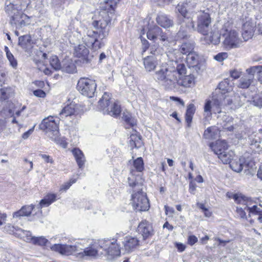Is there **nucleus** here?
Instances as JSON below:
<instances>
[{
  "instance_id": "nucleus-45",
  "label": "nucleus",
  "mask_w": 262,
  "mask_h": 262,
  "mask_svg": "<svg viewBox=\"0 0 262 262\" xmlns=\"http://www.w3.org/2000/svg\"><path fill=\"white\" fill-rule=\"evenodd\" d=\"M247 203V201L245 203ZM246 206L245 207L244 209H247V211L249 212L250 213H252L255 215H259L262 212V207L261 206L257 207L256 205H253L252 207H248L247 204H245Z\"/></svg>"
},
{
  "instance_id": "nucleus-4",
  "label": "nucleus",
  "mask_w": 262,
  "mask_h": 262,
  "mask_svg": "<svg viewBox=\"0 0 262 262\" xmlns=\"http://www.w3.org/2000/svg\"><path fill=\"white\" fill-rule=\"evenodd\" d=\"M232 28L231 24L227 21L224 24L221 31V36L224 39L223 45L228 49L238 48L243 43L239 33Z\"/></svg>"
},
{
  "instance_id": "nucleus-6",
  "label": "nucleus",
  "mask_w": 262,
  "mask_h": 262,
  "mask_svg": "<svg viewBox=\"0 0 262 262\" xmlns=\"http://www.w3.org/2000/svg\"><path fill=\"white\" fill-rule=\"evenodd\" d=\"M59 119L58 118L50 116L43 119L40 124V128L46 131L48 136L54 141H56L59 135Z\"/></svg>"
},
{
  "instance_id": "nucleus-30",
  "label": "nucleus",
  "mask_w": 262,
  "mask_h": 262,
  "mask_svg": "<svg viewBox=\"0 0 262 262\" xmlns=\"http://www.w3.org/2000/svg\"><path fill=\"white\" fill-rule=\"evenodd\" d=\"M218 88L221 91L219 94H229L232 90V83L227 78L219 84Z\"/></svg>"
},
{
  "instance_id": "nucleus-28",
  "label": "nucleus",
  "mask_w": 262,
  "mask_h": 262,
  "mask_svg": "<svg viewBox=\"0 0 262 262\" xmlns=\"http://www.w3.org/2000/svg\"><path fill=\"white\" fill-rule=\"evenodd\" d=\"M125 250L127 252H130L133 249L135 248L139 244V241L136 237L131 236H126L123 242Z\"/></svg>"
},
{
  "instance_id": "nucleus-2",
  "label": "nucleus",
  "mask_w": 262,
  "mask_h": 262,
  "mask_svg": "<svg viewBox=\"0 0 262 262\" xmlns=\"http://www.w3.org/2000/svg\"><path fill=\"white\" fill-rule=\"evenodd\" d=\"M52 251L67 256L73 255L79 260H89L98 255V250L96 246L84 248L80 242L74 245L68 244H54L51 247Z\"/></svg>"
},
{
  "instance_id": "nucleus-11",
  "label": "nucleus",
  "mask_w": 262,
  "mask_h": 262,
  "mask_svg": "<svg viewBox=\"0 0 262 262\" xmlns=\"http://www.w3.org/2000/svg\"><path fill=\"white\" fill-rule=\"evenodd\" d=\"M194 44L192 41H189L183 43L179 48V50H174L173 52H168L167 54V56L169 59H172V57H174L175 59L174 61H178V63H184L182 60H180L181 59V54L183 55H189L190 53H193L194 49Z\"/></svg>"
},
{
  "instance_id": "nucleus-33",
  "label": "nucleus",
  "mask_w": 262,
  "mask_h": 262,
  "mask_svg": "<svg viewBox=\"0 0 262 262\" xmlns=\"http://www.w3.org/2000/svg\"><path fill=\"white\" fill-rule=\"evenodd\" d=\"M185 60L189 67L195 68V69L198 68V66L199 62V56L194 52L190 53L189 55H187L185 58Z\"/></svg>"
},
{
  "instance_id": "nucleus-62",
  "label": "nucleus",
  "mask_w": 262,
  "mask_h": 262,
  "mask_svg": "<svg viewBox=\"0 0 262 262\" xmlns=\"http://www.w3.org/2000/svg\"><path fill=\"white\" fill-rule=\"evenodd\" d=\"M7 217V216L6 213L0 212V227L6 223Z\"/></svg>"
},
{
  "instance_id": "nucleus-5",
  "label": "nucleus",
  "mask_w": 262,
  "mask_h": 262,
  "mask_svg": "<svg viewBox=\"0 0 262 262\" xmlns=\"http://www.w3.org/2000/svg\"><path fill=\"white\" fill-rule=\"evenodd\" d=\"M98 106L103 114H107L111 116L117 117L121 112L120 105L111 100L109 94L105 92L98 102Z\"/></svg>"
},
{
  "instance_id": "nucleus-34",
  "label": "nucleus",
  "mask_w": 262,
  "mask_h": 262,
  "mask_svg": "<svg viewBox=\"0 0 262 262\" xmlns=\"http://www.w3.org/2000/svg\"><path fill=\"white\" fill-rule=\"evenodd\" d=\"M116 4V2L114 0H104V4L101 7L104 11L102 12V13L105 15H108V14H106L107 13H113Z\"/></svg>"
},
{
  "instance_id": "nucleus-47",
  "label": "nucleus",
  "mask_w": 262,
  "mask_h": 262,
  "mask_svg": "<svg viewBox=\"0 0 262 262\" xmlns=\"http://www.w3.org/2000/svg\"><path fill=\"white\" fill-rule=\"evenodd\" d=\"M18 231L20 232L19 235L21 236V238H24L25 241L32 242L34 237L32 236V234L30 231H26L23 229H19Z\"/></svg>"
},
{
  "instance_id": "nucleus-21",
  "label": "nucleus",
  "mask_w": 262,
  "mask_h": 262,
  "mask_svg": "<svg viewBox=\"0 0 262 262\" xmlns=\"http://www.w3.org/2000/svg\"><path fill=\"white\" fill-rule=\"evenodd\" d=\"M255 30V25L252 23L247 21L243 24L242 35L245 41L252 38Z\"/></svg>"
},
{
  "instance_id": "nucleus-40",
  "label": "nucleus",
  "mask_w": 262,
  "mask_h": 262,
  "mask_svg": "<svg viewBox=\"0 0 262 262\" xmlns=\"http://www.w3.org/2000/svg\"><path fill=\"white\" fill-rule=\"evenodd\" d=\"M247 73H252L254 78L256 75L258 80L262 82V66H254L246 70Z\"/></svg>"
},
{
  "instance_id": "nucleus-59",
  "label": "nucleus",
  "mask_w": 262,
  "mask_h": 262,
  "mask_svg": "<svg viewBox=\"0 0 262 262\" xmlns=\"http://www.w3.org/2000/svg\"><path fill=\"white\" fill-rule=\"evenodd\" d=\"M34 95L35 96L40 98H43L46 96V93L41 90H37L34 91Z\"/></svg>"
},
{
  "instance_id": "nucleus-23",
  "label": "nucleus",
  "mask_w": 262,
  "mask_h": 262,
  "mask_svg": "<svg viewBox=\"0 0 262 262\" xmlns=\"http://www.w3.org/2000/svg\"><path fill=\"white\" fill-rule=\"evenodd\" d=\"M215 99L220 103V107L221 109L222 107L226 105H230L232 104L233 98L232 93L231 94H217L215 95Z\"/></svg>"
},
{
  "instance_id": "nucleus-55",
  "label": "nucleus",
  "mask_w": 262,
  "mask_h": 262,
  "mask_svg": "<svg viewBox=\"0 0 262 262\" xmlns=\"http://www.w3.org/2000/svg\"><path fill=\"white\" fill-rule=\"evenodd\" d=\"M39 156L44 160L46 163L52 164L54 160L51 157L46 154H39Z\"/></svg>"
},
{
  "instance_id": "nucleus-1",
  "label": "nucleus",
  "mask_w": 262,
  "mask_h": 262,
  "mask_svg": "<svg viewBox=\"0 0 262 262\" xmlns=\"http://www.w3.org/2000/svg\"><path fill=\"white\" fill-rule=\"evenodd\" d=\"M167 63H163L155 72V79L168 89L176 88L178 75L186 73L184 63H178V61L170 59Z\"/></svg>"
},
{
  "instance_id": "nucleus-12",
  "label": "nucleus",
  "mask_w": 262,
  "mask_h": 262,
  "mask_svg": "<svg viewBox=\"0 0 262 262\" xmlns=\"http://www.w3.org/2000/svg\"><path fill=\"white\" fill-rule=\"evenodd\" d=\"M96 246L98 250L102 249L108 255L112 256H119L120 254V250L116 243V241L113 239H102L99 241L98 245L94 244L91 246Z\"/></svg>"
},
{
  "instance_id": "nucleus-61",
  "label": "nucleus",
  "mask_w": 262,
  "mask_h": 262,
  "mask_svg": "<svg viewBox=\"0 0 262 262\" xmlns=\"http://www.w3.org/2000/svg\"><path fill=\"white\" fill-rule=\"evenodd\" d=\"M10 62V66L14 69H16L17 67V62L16 59L13 56L12 58L8 59Z\"/></svg>"
},
{
  "instance_id": "nucleus-27",
  "label": "nucleus",
  "mask_w": 262,
  "mask_h": 262,
  "mask_svg": "<svg viewBox=\"0 0 262 262\" xmlns=\"http://www.w3.org/2000/svg\"><path fill=\"white\" fill-rule=\"evenodd\" d=\"M210 147L214 154L218 156L220 152H223L225 150H227L228 145L225 141L217 140L214 144L211 143Z\"/></svg>"
},
{
  "instance_id": "nucleus-37",
  "label": "nucleus",
  "mask_w": 262,
  "mask_h": 262,
  "mask_svg": "<svg viewBox=\"0 0 262 262\" xmlns=\"http://www.w3.org/2000/svg\"><path fill=\"white\" fill-rule=\"evenodd\" d=\"M162 30L159 27L155 25L149 28L147 32V37L150 40H154L159 37L160 33L161 34Z\"/></svg>"
},
{
  "instance_id": "nucleus-19",
  "label": "nucleus",
  "mask_w": 262,
  "mask_h": 262,
  "mask_svg": "<svg viewBox=\"0 0 262 262\" xmlns=\"http://www.w3.org/2000/svg\"><path fill=\"white\" fill-rule=\"evenodd\" d=\"M184 74L178 75L176 86L178 85L185 88H190L193 86L195 83L194 76L192 74L184 76Z\"/></svg>"
},
{
  "instance_id": "nucleus-22",
  "label": "nucleus",
  "mask_w": 262,
  "mask_h": 262,
  "mask_svg": "<svg viewBox=\"0 0 262 262\" xmlns=\"http://www.w3.org/2000/svg\"><path fill=\"white\" fill-rule=\"evenodd\" d=\"M143 63L146 71L151 72L155 70L159 64V60L155 55L148 56L144 58Z\"/></svg>"
},
{
  "instance_id": "nucleus-14",
  "label": "nucleus",
  "mask_w": 262,
  "mask_h": 262,
  "mask_svg": "<svg viewBox=\"0 0 262 262\" xmlns=\"http://www.w3.org/2000/svg\"><path fill=\"white\" fill-rule=\"evenodd\" d=\"M213 96L211 99H207L204 106V115L206 118L211 117L212 113H220L221 110L219 102Z\"/></svg>"
},
{
  "instance_id": "nucleus-36",
  "label": "nucleus",
  "mask_w": 262,
  "mask_h": 262,
  "mask_svg": "<svg viewBox=\"0 0 262 262\" xmlns=\"http://www.w3.org/2000/svg\"><path fill=\"white\" fill-rule=\"evenodd\" d=\"M230 166L233 170L239 172L246 166V165L244 163V159L239 158L231 161Z\"/></svg>"
},
{
  "instance_id": "nucleus-48",
  "label": "nucleus",
  "mask_w": 262,
  "mask_h": 262,
  "mask_svg": "<svg viewBox=\"0 0 262 262\" xmlns=\"http://www.w3.org/2000/svg\"><path fill=\"white\" fill-rule=\"evenodd\" d=\"M48 242V240L43 236L34 237L32 243L39 246H45Z\"/></svg>"
},
{
  "instance_id": "nucleus-41",
  "label": "nucleus",
  "mask_w": 262,
  "mask_h": 262,
  "mask_svg": "<svg viewBox=\"0 0 262 262\" xmlns=\"http://www.w3.org/2000/svg\"><path fill=\"white\" fill-rule=\"evenodd\" d=\"M31 37L29 35H25L19 37L18 45L23 49H27L30 45Z\"/></svg>"
},
{
  "instance_id": "nucleus-25",
  "label": "nucleus",
  "mask_w": 262,
  "mask_h": 262,
  "mask_svg": "<svg viewBox=\"0 0 262 262\" xmlns=\"http://www.w3.org/2000/svg\"><path fill=\"white\" fill-rule=\"evenodd\" d=\"M35 208V205H25L20 209L13 213V218H20L23 216H29Z\"/></svg>"
},
{
  "instance_id": "nucleus-15",
  "label": "nucleus",
  "mask_w": 262,
  "mask_h": 262,
  "mask_svg": "<svg viewBox=\"0 0 262 262\" xmlns=\"http://www.w3.org/2000/svg\"><path fill=\"white\" fill-rule=\"evenodd\" d=\"M74 55L82 64L88 63L91 60L89 55V50L83 45H79L75 47Z\"/></svg>"
},
{
  "instance_id": "nucleus-42",
  "label": "nucleus",
  "mask_w": 262,
  "mask_h": 262,
  "mask_svg": "<svg viewBox=\"0 0 262 262\" xmlns=\"http://www.w3.org/2000/svg\"><path fill=\"white\" fill-rule=\"evenodd\" d=\"M226 196L229 198H233L237 203L246 204L245 203L246 202L247 198L241 194L238 195L237 194H233L230 192H227Z\"/></svg>"
},
{
  "instance_id": "nucleus-53",
  "label": "nucleus",
  "mask_w": 262,
  "mask_h": 262,
  "mask_svg": "<svg viewBox=\"0 0 262 262\" xmlns=\"http://www.w3.org/2000/svg\"><path fill=\"white\" fill-rule=\"evenodd\" d=\"M249 140H250V144L251 145H255L258 146V143L260 142L259 138H256L255 134H252L249 136Z\"/></svg>"
},
{
  "instance_id": "nucleus-9",
  "label": "nucleus",
  "mask_w": 262,
  "mask_h": 262,
  "mask_svg": "<svg viewBox=\"0 0 262 262\" xmlns=\"http://www.w3.org/2000/svg\"><path fill=\"white\" fill-rule=\"evenodd\" d=\"M77 90L84 96L92 98L95 96L97 84L95 80L88 78H81L77 83Z\"/></svg>"
},
{
  "instance_id": "nucleus-31",
  "label": "nucleus",
  "mask_w": 262,
  "mask_h": 262,
  "mask_svg": "<svg viewBox=\"0 0 262 262\" xmlns=\"http://www.w3.org/2000/svg\"><path fill=\"white\" fill-rule=\"evenodd\" d=\"M247 75L243 76L239 80L238 86L242 89H247L251 85L254 79L252 73H247Z\"/></svg>"
},
{
  "instance_id": "nucleus-51",
  "label": "nucleus",
  "mask_w": 262,
  "mask_h": 262,
  "mask_svg": "<svg viewBox=\"0 0 262 262\" xmlns=\"http://www.w3.org/2000/svg\"><path fill=\"white\" fill-rule=\"evenodd\" d=\"M220 38L217 34L211 33L209 37V42L214 45L218 44L220 41Z\"/></svg>"
},
{
  "instance_id": "nucleus-56",
  "label": "nucleus",
  "mask_w": 262,
  "mask_h": 262,
  "mask_svg": "<svg viewBox=\"0 0 262 262\" xmlns=\"http://www.w3.org/2000/svg\"><path fill=\"white\" fill-rule=\"evenodd\" d=\"M230 76L234 79H238L241 76V72L237 70H233L230 71Z\"/></svg>"
},
{
  "instance_id": "nucleus-60",
  "label": "nucleus",
  "mask_w": 262,
  "mask_h": 262,
  "mask_svg": "<svg viewBox=\"0 0 262 262\" xmlns=\"http://www.w3.org/2000/svg\"><path fill=\"white\" fill-rule=\"evenodd\" d=\"M198 242V238L194 235H190L188 237V243L190 245H193Z\"/></svg>"
},
{
  "instance_id": "nucleus-17",
  "label": "nucleus",
  "mask_w": 262,
  "mask_h": 262,
  "mask_svg": "<svg viewBox=\"0 0 262 262\" xmlns=\"http://www.w3.org/2000/svg\"><path fill=\"white\" fill-rule=\"evenodd\" d=\"M31 22V17L28 16L23 12L15 18L10 21L11 25L17 29L29 25Z\"/></svg>"
},
{
  "instance_id": "nucleus-57",
  "label": "nucleus",
  "mask_w": 262,
  "mask_h": 262,
  "mask_svg": "<svg viewBox=\"0 0 262 262\" xmlns=\"http://www.w3.org/2000/svg\"><path fill=\"white\" fill-rule=\"evenodd\" d=\"M0 99L2 101L6 100L8 98V95L7 94V89H1L0 90Z\"/></svg>"
},
{
  "instance_id": "nucleus-38",
  "label": "nucleus",
  "mask_w": 262,
  "mask_h": 262,
  "mask_svg": "<svg viewBox=\"0 0 262 262\" xmlns=\"http://www.w3.org/2000/svg\"><path fill=\"white\" fill-rule=\"evenodd\" d=\"M195 111V107L193 104L191 103L187 106V108L185 114V121L187 123V126L188 127L190 126Z\"/></svg>"
},
{
  "instance_id": "nucleus-54",
  "label": "nucleus",
  "mask_w": 262,
  "mask_h": 262,
  "mask_svg": "<svg viewBox=\"0 0 262 262\" xmlns=\"http://www.w3.org/2000/svg\"><path fill=\"white\" fill-rule=\"evenodd\" d=\"M76 180L75 179H74V180H73V179L70 180L69 182L64 183V184H63L61 186L60 190V191H62V190L66 191V190H67V189H68L70 187V186L72 185V184H73V183L76 182Z\"/></svg>"
},
{
  "instance_id": "nucleus-26",
  "label": "nucleus",
  "mask_w": 262,
  "mask_h": 262,
  "mask_svg": "<svg viewBox=\"0 0 262 262\" xmlns=\"http://www.w3.org/2000/svg\"><path fill=\"white\" fill-rule=\"evenodd\" d=\"M75 104L70 103L65 106L59 113L60 119H63L67 117H71L76 115Z\"/></svg>"
},
{
  "instance_id": "nucleus-43",
  "label": "nucleus",
  "mask_w": 262,
  "mask_h": 262,
  "mask_svg": "<svg viewBox=\"0 0 262 262\" xmlns=\"http://www.w3.org/2000/svg\"><path fill=\"white\" fill-rule=\"evenodd\" d=\"M233 103L235 107L242 106L245 103L246 98L244 96L241 97L238 94L232 93Z\"/></svg>"
},
{
  "instance_id": "nucleus-52",
  "label": "nucleus",
  "mask_w": 262,
  "mask_h": 262,
  "mask_svg": "<svg viewBox=\"0 0 262 262\" xmlns=\"http://www.w3.org/2000/svg\"><path fill=\"white\" fill-rule=\"evenodd\" d=\"M228 57V54L226 52H221L216 55L214 58L219 62H222Z\"/></svg>"
},
{
  "instance_id": "nucleus-29",
  "label": "nucleus",
  "mask_w": 262,
  "mask_h": 262,
  "mask_svg": "<svg viewBox=\"0 0 262 262\" xmlns=\"http://www.w3.org/2000/svg\"><path fill=\"white\" fill-rule=\"evenodd\" d=\"M220 130L217 127L213 126L208 127L204 133V137L207 139H214L219 136Z\"/></svg>"
},
{
  "instance_id": "nucleus-8",
  "label": "nucleus",
  "mask_w": 262,
  "mask_h": 262,
  "mask_svg": "<svg viewBox=\"0 0 262 262\" xmlns=\"http://www.w3.org/2000/svg\"><path fill=\"white\" fill-rule=\"evenodd\" d=\"M131 201L133 208L137 211H145L149 208L148 200L142 190L133 192Z\"/></svg>"
},
{
  "instance_id": "nucleus-44",
  "label": "nucleus",
  "mask_w": 262,
  "mask_h": 262,
  "mask_svg": "<svg viewBox=\"0 0 262 262\" xmlns=\"http://www.w3.org/2000/svg\"><path fill=\"white\" fill-rule=\"evenodd\" d=\"M134 168L136 172H141L144 169V163L141 157L137 158L134 161Z\"/></svg>"
},
{
  "instance_id": "nucleus-32",
  "label": "nucleus",
  "mask_w": 262,
  "mask_h": 262,
  "mask_svg": "<svg viewBox=\"0 0 262 262\" xmlns=\"http://www.w3.org/2000/svg\"><path fill=\"white\" fill-rule=\"evenodd\" d=\"M72 153L75 158L79 168H82L84 164L85 160L82 152L78 148H74Z\"/></svg>"
},
{
  "instance_id": "nucleus-64",
  "label": "nucleus",
  "mask_w": 262,
  "mask_h": 262,
  "mask_svg": "<svg viewBox=\"0 0 262 262\" xmlns=\"http://www.w3.org/2000/svg\"><path fill=\"white\" fill-rule=\"evenodd\" d=\"M196 188V184L193 182H190L189 185V191L191 193H194Z\"/></svg>"
},
{
  "instance_id": "nucleus-3",
  "label": "nucleus",
  "mask_w": 262,
  "mask_h": 262,
  "mask_svg": "<svg viewBox=\"0 0 262 262\" xmlns=\"http://www.w3.org/2000/svg\"><path fill=\"white\" fill-rule=\"evenodd\" d=\"M110 21V19L106 17L93 22L92 25L95 30L88 29L86 34L82 38L83 42L88 47L95 51L101 48L103 45L101 40L108 34V24Z\"/></svg>"
},
{
  "instance_id": "nucleus-63",
  "label": "nucleus",
  "mask_w": 262,
  "mask_h": 262,
  "mask_svg": "<svg viewBox=\"0 0 262 262\" xmlns=\"http://www.w3.org/2000/svg\"><path fill=\"white\" fill-rule=\"evenodd\" d=\"M6 127V124L5 121L0 118V134L5 130Z\"/></svg>"
},
{
  "instance_id": "nucleus-24",
  "label": "nucleus",
  "mask_w": 262,
  "mask_h": 262,
  "mask_svg": "<svg viewBox=\"0 0 262 262\" xmlns=\"http://www.w3.org/2000/svg\"><path fill=\"white\" fill-rule=\"evenodd\" d=\"M157 23L161 27L168 28L173 25V20L168 15L164 13H159L156 18Z\"/></svg>"
},
{
  "instance_id": "nucleus-46",
  "label": "nucleus",
  "mask_w": 262,
  "mask_h": 262,
  "mask_svg": "<svg viewBox=\"0 0 262 262\" xmlns=\"http://www.w3.org/2000/svg\"><path fill=\"white\" fill-rule=\"evenodd\" d=\"M50 63L51 67L55 70H61V66L59 62V60L56 56H52L50 58Z\"/></svg>"
},
{
  "instance_id": "nucleus-20",
  "label": "nucleus",
  "mask_w": 262,
  "mask_h": 262,
  "mask_svg": "<svg viewBox=\"0 0 262 262\" xmlns=\"http://www.w3.org/2000/svg\"><path fill=\"white\" fill-rule=\"evenodd\" d=\"M56 195L55 194L50 193L47 194L42 199L39 204L37 205V209L38 211L33 215H40L42 213L41 208L46 207L51 205L53 202L56 200Z\"/></svg>"
},
{
  "instance_id": "nucleus-39",
  "label": "nucleus",
  "mask_w": 262,
  "mask_h": 262,
  "mask_svg": "<svg viewBox=\"0 0 262 262\" xmlns=\"http://www.w3.org/2000/svg\"><path fill=\"white\" fill-rule=\"evenodd\" d=\"M234 153L232 151L225 150L223 152H220L218 157L224 164H230L233 157Z\"/></svg>"
},
{
  "instance_id": "nucleus-58",
  "label": "nucleus",
  "mask_w": 262,
  "mask_h": 262,
  "mask_svg": "<svg viewBox=\"0 0 262 262\" xmlns=\"http://www.w3.org/2000/svg\"><path fill=\"white\" fill-rule=\"evenodd\" d=\"M236 212L237 215L242 219H245L246 217V212L242 208H236Z\"/></svg>"
},
{
  "instance_id": "nucleus-16",
  "label": "nucleus",
  "mask_w": 262,
  "mask_h": 262,
  "mask_svg": "<svg viewBox=\"0 0 262 262\" xmlns=\"http://www.w3.org/2000/svg\"><path fill=\"white\" fill-rule=\"evenodd\" d=\"M128 183L133 188V192L143 190V182L139 174H137L136 171L132 169L128 178Z\"/></svg>"
},
{
  "instance_id": "nucleus-10",
  "label": "nucleus",
  "mask_w": 262,
  "mask_h": 262,
  "mask_svg": "<svg viewBox=\"0 0 262 262\" xmlns=\"http://www.w3.org/2000/svg\"><path fill=\"white\" fill-rule=\"evenodd\" d=\"M211 18L210 14L200 11L197 15V26L195 30L203 35L207 36L211 30Z\"/></svg>"
},
{
  "instance_id": "nucleus-18",
  "label": "nucleus",
  "mask_w": 262,
  "mask_h": 262,
  "mask_svg": "<svg viewBox=\"0 0 262 262\" xmlns=\"http://www.w3.org/2000/svg\"><path fill=\"white\" fill-rule=\"evenodd\" d=\"M138 231L143 236L144 239L150 238L154 234V231L150 224L146 221H142L138 226Z\"/></svg>"
},
{
  "instance_id": "nucleus-7",
  "label": "nucleus",
  "mask_w": 262,
  "mask_h": 262,
  "mask_svg": "<svg viewBox=\"0 0 262 262\" xmlns=\"http://www.w3.org/2000/svg\"><path fill=\"white\" fill-rule=\"evenodd\" d=\"M30 2V0H17L13 2L7 1L5 2L4 10L6 14L10 17V20H12L24 11Z\"/></svg>"
},
{
  "instance_id": "nucleus-50",
  "label": "nucleus",
  "mask_w": 262,
  "mask_h": 262,
  "mask_svg": "<svg viewBox=\"0 0 262 262\" xmlns=\"http://www.w3.org/2000/svg\"><path fill=\"white\" fill-rule=\"evenodd\" d=\"M253 103L254 105L259 107H262V94L255 95L253 97Z\"/></svg>"
},
{
  "instance_id": "nucleus-35",
  "label": "nucleus",
  "mask_w": 262,
  "mask_h": 262,
  "mask_svg": "<svg viewBox=\"0 0 262 262\" xmlns=\"http://www.w3.org/2000/svg\"><path fill=\"white\" fill-rule=\"evenodd\" d=\"M61 70L68 73H74L76 72V67L71 59H68L63 61Z\"/></svg>"
},
{
  "instance_id": "nucleus-13",
  "label": "nucleus",
  "mask_w": 262,
  "mask_h": 262,
  "mask_svg": "<svg viewBox=\"0 0 262 262\" xmlns=\"http://www.w3.org/2000/svg\"><path fill=\"white\" fill-rule=\"evenodd\" d=\"M188 4L183 3L179 4L177 7L178 11L181 14V16H179L178 23L180 25L185 23V25L187 28H192L195 29L194 22L191 16L188 14L187 7Z\"/></svg>"
},
{
  "instance_id": "nucleus-49",
  "label": "nucleus",
  "mask_w": 262,
  "mask_h": 262,
  "mask_svg": "<svg viewBox=\"0 0 262 262\" xmlns=\"http://www.w3.org/2000/svg\"><path fill=\"white\" fill-rule=\"evenodd\" d=\"M122 118L125 122L132 126H133L136 124V121L132 117L131 115L128 113L126 114L124 113Z\"/></svg>"
}]
</instances>
